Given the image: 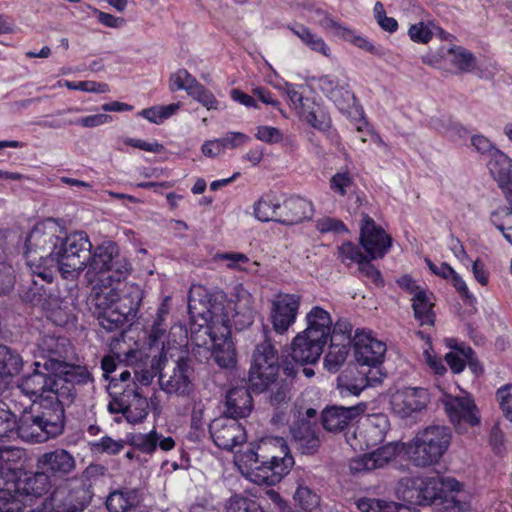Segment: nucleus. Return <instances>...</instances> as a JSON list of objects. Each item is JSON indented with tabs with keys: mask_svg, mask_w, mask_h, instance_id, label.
<instances>
[{
	"mask_svg": "<svg viewBox=\"0 0 512 512\" xmlns=\"http://www.w3.org/2000/svg\"><path fill=\"white\" fill-rule=\"evenodd\" d=\"M452 442V431L445 425H429L419 430L406 444L409 461L418 468L438 464Z\"/></svg>",
	"mask_w": 512,
	"mask_h": 512,
	"instance_id": "obj_3",
	"label": "nucleus"
},
{
	"mask_svg": "<svg viewBox=\"0 0 512 512\" xmlns=\"http://www.w3.org/2000/svg\"><path fill=\"white\" fill-rule=\"evenodd\" d=\"M130 443L142 453L152 454L157 447L162 451H170L175 447V440L171 437H164L156 430L148 433H135L130 438Z\"/></svg>",
	"mask_w": 512,
	"mask_h": 512,
	"instance_id": "obj_31",
	"label": "nucleus"
},
{
	"mask_svg": "<svg viewBox=\"0 0 512 512\" xmlns=\"http://www.w3.org/2000/svg\"><path fill=\"white\" fill-rule=\"evenodd\" d=\"M279 355L270 340L258 344L249 370V386L254 393L265 392L268 384L279 375Z\"/></svg>",
	"mask_w": 512,
	"mask_h": 512,
	"instance_id": "obj_9",
	"label": "nucleus"
},
{
	"mask_svg": "<svg viewBox=\"0 0 512 512\" xmlns=\"http://www.w3.org/2000/svg\"><path fill=\"white\" fill-rule=\"evenodd\" d=\"M295 503L304 511H312L319 505V496L308 486L299 485L294 493Z\"/></svg>",
	"mask_w": 512,
	"mask_h": 512,
	"instance_id": "obj_52",
	"label": "nucleus"
},
{
	"mask_svg": "<svg viewBox=\"0 0 512 512\" xmlns=\"http://www.w3.org/2000/svg\"><path fill=\"white\" fill-rule=\"evenodd\" d=\"M336 256L346 267H350L353 264L359 265L360 262L368 257L366 252H362L361 248L351 241H345L339 245Z\"/></svg>",
	"mask_w": 512,
	"mask_h": 512,
	"instance_id": "obj_46",
	"label": "nucleus"
},
{
	"mask_svg": "<svg viewBox=\"0 0 512 512\" xmlns=\"http://www.w3.org/2000/svg\"><path fill=\"white\" fill-rule=\"evenodd\" d=\"M453 64L463 72H472L476 67V58L471 52L459 49L454 53Z\"/></svg>",
	"mask_w": 512,
	"mask_h": 512,
	"instance_id": "obj_64",
	"label": "nucleus"
},
{
	"mask_svg": "<svg viewBox=\"0 0 512 512\" xmlns=\"http://www.w3.org/2000/svg\"><path fill=\"white\" fill-rule=\"evenodd\" d=\"M354 185V179L347 170L337 172L329 181V186L332 192L341 197L346 196Z\"/></svg>",
	"mask_w": 512,
	"mask_h": 512,
	"instance_id": "obj_53",
	"label": "nucleus"
},
{
	"mask_svg": "<svg viewBox=\"0 0 512 512\" xmlns=\"http://www.w3.org/2000/svg\"><path fill=\"white\" fill-rule=\"evenodd\" d=\"M325 346L326 344L323 341L300 332L292 341L291 357L300 364H314L319 360Z\"/></svg>",
	"mask_w": 512,
	"mask_h": 512,
	"instance_id": "obj_25",
	"label": "nucleus"
},
{
	"mask_svg": "<svg viewBox=\"0 0 512 512\" xmlns=\"http://www.w3.org/2000/svg\"><path fill=\"white\" fill-rule=\"evenodd\" d=\"M390 427L389 419L384 414L370 415L360 432L367 447H373L382 443Z\"/></svg>",
	"mask_w": 512,
	"mask_h": 512,
	"instance_id": "obj_33",
	"label": "nucleus"
},
{
	"mask_svg": "<svg viewBox=\"0 0 512 512\" xmlns=\"http://www.w3.org/2000/svg\"><path fill=\"white\" fill-rule=\"evenodd\" d=\"M289 30L296 35L301 42L312 51L319 53L325 57L331 56L329 46L324 39L303 24H295L288 26Z\"/></svg>",
	"mask_w": 512,
	"mask_h": 512,
	"instance_id": "obj_38",
	"label": "nucleus"
},
{
	"mask_svg": "<svg viewBox=\"0 0 512 512\" xmlns=\"http://www.w3.org/2000/svg\"><path fill=\"white\" fill-rule=\"evenodd\" d=\"M487 166L499 187L512 184V159L504 152L494 151Z\"/></svg>",
	"mask_w": 512,
	"mask_h": 512,
	"instance_id": "obj_36",
	"label": "nucleus"
},
{
	"mask_svg": "<svg viewBox=\"0 0 512 512\" xmlns=\"http://www.w3.org/2000/svg\"><path fill=\"white\" fill-rule=\"evenodd\" d=\"M75 467L74 456L61 448L45 452L37 459V468L45 471L50 478L62 479L72 473Z\"/></svg>",
	"mask_w": 512,
	"mask_h": 512,
	"instance_id": "obj_19",
	"label": "nucleus"
},
{
	"mask_svg": "<svg viewBox=\"0 0 512 512\" xmlns=\"http://www.w3.org/2000/svg\"><path fill=\"white\" fill-rule=\"evenodd\" d=\"M227 322L228 320L221 319V325L218 328L219 340L208 352V358H205L206 360L213 359L220 368L224 369L232 368L236 363L235 353L230 339V326Z\"/></svg>",
	"mask_w": 512,
	"mask_h": 512,
	"instance_id": "obj_26",
	"label": "nucleus"
},
{
	"mask_svg": "<svg viewBox=\"0 0 512 512\" xmlns=\"http://www.w3.org/2000/svg\"><path fill=\"white\" fill-rule=\"evenodd\" d=\"M6 482L0 478V512H46L44 508H32L24 498L40 497L51 487L48 474L39 470L21 479L8 471Z\"/></svg>",
	"mask_w": 512,
	"mask_h": 512,
	"instance_id": "obj_2",
	"label": "nucleus"
},
{
	"mask_svg": "<svg viewBox=\"0 0 512 512\" xmlns=\"http://www.w3.org/2000/svg\"><path fill=\"white\" fill-rule=\"evenodd\" d=\"M349 346L345 343L331 341L328 353L325 355L324 366L330 372H337L346 361Z\"/></svg>",
	"mask_w": 512,
	"mask_h": 512,
	"instance_id": "obj_47",
	"label": "nucleus"
},
{
	"mask_svg": "<svg viewBox=\"0 0 512 512\" xmlns=\"http://www.w3.org/2000/svg\"><path fill=\"white\" fill-rule=\"evenodd\" d=\"M139 503L137 489H120L111 492L106 499L109 512H127Z\"/></svg>",
	"mask_w": 512,
	"mask_h": 512,
	"instance_id": "obj_37",
	"label": "nucleus"
},
{
	"mask_svg": "<svg viewBox=\"0 0 512 512\" xmlns=\"http://www.w3.org/2000/svg\"><path fill=\"white\" fill-rule=\"evenodd\" d=\"M496 397L504 416L512 421V384H506L499 388Z\"/></svg>",
	"mask_w": 512,
	"mask_h": 512,
	"instance_id": "obj_61",
	"label": "nucleus"
},
{
	"mask_svg": "<svg viewBox=\"0 0 512 512\" xmlns=\"http://www.w3.org/2000/svg\"><path fill=\"white\" fill-rule=\"evenodd\" d=\"M290 383L286 379H278V376L268 384L265 391H269V403L273 406H280L290 400Z\"/></svg>",
	"mask_w": 512,
	"mask_h": 512,
	"instance_id": "obj_49",
	"label": "nucleus"
},
{
	"mask_svg": "<svg viewBox=\"0 0 512 512\" xmlns=\"http://www.w3.org/2000/svg\"><path fill=\"white\" fill-rule=\"evenodd\" d=\"M412 301L414 315L421 322V325H432L434 323L433 303L427 292L423 289L413 296Z\"/></svg>",
	"mask_w": 512,
	"mask_h": 512,
	"instance_id": "obj_41",
	"label": "nucleus"
},
{
	"mask_svg": "<svg viewBox=\"0 0 512 512\" xmlns=\"http://www.w3.org/2000/svg\"><path fill=\"white\" fill-rule=\"evenodd\" d=\"M209 432L214 444L224 450L232 451L234 447L243 444L246 431L238 420L231 416L214 419L209 425Z\"/></svg>",
	"mask_w": 512,
	"mask_h": 512,
	"instance_id": "obj_14",
	"label": "nucleus"
},
{
	"mask_svg": "<svg viewBox=\"0 0 512 512\" xmlns=\"http://www.w3.org/2000/svg\"><path fill=\"white\" fill-rule=\"evenodd\" d=\"M46 295L47 292L44 284L40 283L39 280L34 279V277L31 279L30 285L21 292L22 299L32 305L42 304Z\"/></svg>",
	"mask_w": 512,
	"mask_h": 512,
	"instance_id": "obj_54",
	"label": "nucleus"
},
{
	"mask_svg": "<svg viewBox=\"0 0 512 512\" xmlns=\"http://www.w3.org/2000/svg\"><path fill=\"white\" fill-rule=\"evenodd\" d=\"M318 16L317 24L324 30L331 32L334 36L341 37L344 35L347 27L343 26L332 18L328 13L322 10H317Z\"/></svg>",
	"mask_w": 512,
	"mask_h": 512,
	"instance_id": "obj_58",
	"label": "nucleus"
},
{
	"mask_svg": "<svg viewBox=\"0 0 512 512\" xmlns=\"http://www.w3.org/2000/svg\"><path fill=\"white\" fill-rule=\"evenodd\" d=\"M108 411L112 414L121 413L129 423L135 424L148 415V402L137 388L127 386L109 402Z\"/></svg>",
	"mask_w": 512,
	"mask_h": 512,
	"instance_id": "obj_13",
	"label": "nucleus"
},
{
	"mask_svg": "<svg viewBox=\"0 0 512 512\" xmlns=\"http://www.w3.org/2000/svg\"><path fill=\"white\" fill-rule=\"evenodd\" d=\"M380 379L371 377L369 375H360V383L353 385L349 380V374H342L338 377V389L342 396H358L366 387L374 386L379 383Z\"/></svg>",
	"mask_w": 512,
	"mask_h": 512,
	"instance_id": "obj_45",
	"label": "nucleus"
},
{
	"mask_svg": "<svg viewBox=\"0 0 512 512\" xmlns=\"http://www.w3.org/2000/svg\"><path fill=\"white\" fill-rule=\"evenodd\" d=\"M91 249L92 244L83 231L60 238L54 261L61 275L65 279L76 278L87 267Z\"/></svg>",
	"mask_w": 512,
	"mask_h": 512,
	"instance_id": "obj_6",
	"label": "nucleus"
},
{
	"mask_svg": "<svg viewBox=\"0 0 512 512\" xmlns=\"http://www.w3.org/2000/svg\"><path fill=\"white\" fill-rule=\"evenodd\" d=\"M285 90L291 103V106L298 112L299 115L303 112L305 108L309 107L313 102L311 99L305 98L303 94L293 84L286 83Z\"/></svg>",
	"mask_w": 512,
	"mask_h": 512,
	"instance_id": "obj_60",
	"label": "nucleus"
},
{
	"mask_svg": "<svg viewBox=\"0 0 512 512\" xmlns=\"http://www.w3.org/2000/svg\"><path fill=\"white\" fill-rule=\"evenodd\" d=\"M198 83L197 79L186 69H179L171 75L169 88L172 92L185 90L189 95Z\"/></svg>",
	"mask_w": 512,
	"mask_h": 512,
	"instance_id": "obj_51",
	"label": "nucleus"
},
{
	"mask_svg": "<svg viewBox=\"0 0 512 512\" xmlns=\"http://www.w3.org/2000/svg\"><path fill=\"white\" fill-rule=\"evenodd\" d=\"M111 286L112 282L109 280L100 279L99 283L93 287L89 301L95 307V313L115 307L119 289Z\"/></svg>",
	"mask_w": 512,
	"mask_h": 512,
	"instance_id": "obj_35",
	"label": "nucleus"
},
{
	"mask_svg": "<svg viewBox=\"0 0 512 512\" xmlns=\"http://www.w3.org/2000/svg\"><path fill=\"white\" fill-rule=\"evenodd\" d=\"M217 323L218 319H215L214 316H212L210 324L200 326L198 330L192 332L191 340L196 346V349L193 350L195 355L208 358V352L219 340L218 328L221 323Z\"/></svg>",
	"mask_w": 512,
	"mask_h": 512,
	"instance_id": "obj_32",
	"label": "nucleus"
},
{
	"mask_svg": "<svg viewBox=\"0 0 512 512\" xmlns=\"http://www.w3.org/2000/svg\"><path fill=\"white\" fill-rule=\"evenodd\" d=\"M23 361L19 353L6 345H0V379L17 375L22 369Z\"/></svg>",
	"mask_w": 512,
	"mask_h": 512,
	"instance_id": "obj_39",
	"label": "nucleus"
},
{
	"mask_svg": "<svg viewBox=\"0 0 512 512\" xmlns=\"http://www.w3.org/2000/svg\"><path fill=\"white\" fill-rule=\"evenodd\" d=\"M60 237L56 228H47L43 224L36 225L29 233L25 242V258L27 265L32 268L39 261L51 259L54 261Z\"/></svg>",
	"mask_w": 512,
	"mask_h": 512,
	"instance_id": "obj_10",
	"label": "nucleus"
},
{
	"mask_svg": "<svg viewBox=\"0 0 512 512\" xmlns=\"http://www.w3.org/2000/svg\"><path fill=\"white\" fill-rule=\"evenodd\" d=\"M342 39L350 42L358 48L365 50L373 55H381L379 47L375 46L372 42L361 35H357L353 30L347 28Z\"/></svg>",
	"mask_w": 512,
	"mask_h": 512,
	"instance_id": "obj_59",
	"label": "nucleus"
},
{
	"mask_svg": "<svg viewBox=\"0 0 512 512\" xmlns=\"http://www.w3.org/2000/svg\"><path fill=\"white\" fill-rule=\"evenodd\" d=\"M301 118L313 128L320 131H327L331 127V118L322 107L314 101L300 114Z\"/></svg>",
	"mask_w": 512,
	"mask_h": 512,
	"instance_id": "obj_44",
	"label": "nucleus"
},
{
	"mask_svg": "<svg viewBox=\"0 0 512 512\" xmlns=\"http://www.w3.org/2000/svg\"><path fill=\"white\" fill-rule=\"evenodd\" d=\"M192 374L193 370L188 362L179 359L170 373L160 375L161 389L170 395L189 396L194 390Z\"/></svg>",
	"mask_w": 512,
	"mask_h": 512,
	"instance_id": "obj_18",
	"label": "nucleus"
},
{
	"mask_svg": "<svg viewBox=\"0 0 512 512\" xmlns=\"http://www.w3.org/2000/svg\"><path fill=\"white\" fill-rule=\"evenodd\" d=\"M41 350L47 354L42 364H47L52 371L58 372L67 366L72 347L65 337L44 336L40 343Z\"/></svg>",
	"mask_w": 512,
	"mask_h": 512,
	"instance_id": "obj_23",
	"label": "nucleus"
},
{
	"mask_svg": "<svg viewBox=\"0 0 512 512\" xmlns=\"http://www.w3.org/2000/svg\"><path fill=\"white\" fill-rule=\"evenodd\" d=\"M142 299L143 291L138 285L125 284L123 289L118 291V299L116 300L115 307H117L129 321H132L137 314Z\"/></svg>",
	"mask_w": 512,
	"mask_h": 512,
	"instance_id": "obj_34",
	"label": "nucleus"
},
{
	"mask_svg": "<svg viewBox=\"0 0 512 512\" xmlns=\"http://www.w3.org/2000/svg\"><path fill=\"white\" fill-rule=\"evenodd\" d=\"M316 229L320 233H346V225L339 219L331 217H322L316 221Z\"/></svg>",
	"mask_w": 512,
	"mask_h": 512,
	"instance_id": "obj_63",
	"label": "nucleus"
},
{
	"mask_svg": "<svg viewBox=\"0 0 512 512\" xmlns=\"http://www.w3.org/2000/svg\"><path fill=\"white\" fill-rule=\"evenodd\" d=\"M279 209L280 202L271 195H265L255 203L254 214L262 222H278Z\"/></svg>",
	"mask_w": 512,
	"mask_h": 512,
	"instance_id": "obj_43",
	"label": "nucleus"
},
{
	"mask_svg": "<svg viewBox=\"0 0 512 512\" xmlns=\"http://www.w3.org/2000/svg\"><path fill=\"white\" fill-rule=\"evenodd\" d=\"M17 388L33 404L38 402L41 408H51L60 404L58 399L54 398L56 396V372L40 361L34 362L33 372L23 376Z\"/></svg>",
	"mask_w": 512,
	"mask_h": 512,
	"instance_id": "obj_7",
	"label": "nucleus"
},
{
	"mask_svg": "<svg viewBox=\"0 0 512 512\" xmlns=\"http://www.w3.org/2000/svg\"><path fill=\"white\" fill-rule=\"evenodd\" d=\"M365 408L366 405L363 403L349 407H326L321 413L322 426L326 431L332 433L343 431L352 420L364 412Z\"/></svg>",
	"mask_w": 512,
	"mask_h": 512,
	"instance_id": "obj_22",
	"label": "nucleus"
},
{
	"mask_svg": "<svg viewBox=\"0 0 512 512\" xmlns=\"http://www.w3.org/2000/svg\"><path fill=\"white\" fill-rule=\"evenodd\" d=\"M356 505L361 512H408L402 504L374 498H361Z\"/></svg>",
	"mask_w": 512,
	"mask_h": 512,
	"instance_id": "obj_42",
	"label": "nucleus"
},
{
	"mask_svg": "<svg viewBox=\"0 0 512 512\" xmlns=\"http://www.w3.org/2000/svg\"><path fill=\"white\" fill-rule=\"evenodd\" d=\"M290 433L297 449L302 454L311 455L318 451L321 445L320 429L306 420H295L290 427Z\"/></svg>",
	"mask_w": 512,
	"mask_h": 512,
	"instance_id": "obj_24",
	"label": "nucleus"
},
{
	"mask_svg": "<svg viewBox=\"0 0 512 512\" xmlns=\"http://www.w3.org/2000/svg\"><path fill=\"white\" fill-rule=\"evenodd\" d=\"M307 327L302 332L327 344L331 337L332 319L330 314L319 306H314L306 314Z\"/></svg>",
	"mask_w": 512,
	"mask_h": 512,
	"instance_id": "obj_29",
	"label": "nucleus"
},
{
	"mask_svg": "<svg viewBox=\"0 0 512 512\" xmlns=\"http://www.w3.org/2000/svg\"><path fill=\"white\" fill-rule=\"evenodd\" d=\"M444 410L457 430L464 426H476L480 422L477 407L469 397L445 395L442 399Z\"/></svg>",
	"mask_w": 512,
	"mask_h": 512,
	"instance_id": "obj_16",
	"label": "nucleus"
},
{
	"mask_svg": "<svg viewBox=\"0 0 512 512\" xmlns=\"http://www.w3.org/2000/svg\"><path fill=\"white\" fill-rule=\"evenodd\" d=\"M96 314L99 325L107 331L120 329L130 322L117 307L107 308L98 311Z\"/></svg>",
	"mask_w": 512,
	"mask_h": 512,
	"instance_id": "obj_48",
	"label": "nucleus"
},
{
	"mask_svg": "<svg viewBox=\"0 0 512 512\" xmlns=\"http://www.w3.org/2000/svg\"><path fill=\"white\" fill-rule=\"evenodd\" d=\"M301 295L278 293L271 301L270 322L278 334H285L296 322Z\"/></svg>",
	"mask_w": 512,
	"mask_h": 512,
	"instance_id": "obj_12",
	"label": "nucleus"
},
{
	"mask_svg": "<svg viewBox=\"0 0 512 512\" xmlns=\"http://www.w3.org/2000/svg\"><path fill=\"white\" fill-rule=\"evenodd\" d=\"M359 243L371 259L383 258L392 246V238L365 213L361 214Z\"/></svg>",
	"mask_w": 512,
	"mask_h": 512,
	"instance_id": "obj_11",
	"label": "nucleus"
},
{
	"mask_svg": "<svg viewBox=\"0 0 512 512\" xmlns=\"http://www.w3.org/2000/svg\"><path fill=\"white\" fill-rule=\"evenodd\" d=\"M354 356L361 366L377 368L384 359L386 345L365 332H356L353 338Z\"/></svg>",
	"mask_w": 512,
	"mask_h": 512,
	"instance_id": "obj_17",
	"label": "nucleus"
},
{
	"mask_svg": "<svg viewBox=\"0 0 512 512\" xmlns=\"http://www.w3.org/2000/svg\"><path fill=\"white\" fill-rule=\"evenodd\" d=\"M251 388L234 387L226 394V415L238 418L247 417L253 407V400L250 394Z\"/></svg>",
	"mask_w": 512,
	"mask_h": 512,
	"instance_id": "obj_30",
	"label": "nucleus"
},
{
	"mask_svg": "<svg viewBox=\"0 0 512 512\" xmlns=\"http://www.w3.org/2000/svg\"><path fill=\"white\" fill-rule=\"evenodd\" d=\"M87 267L88 273H109L104 279L117 283L125 279L132 269L127 258L120 253L113 241H105L98 245L93 253L90 252Z\"/></svg>",
	"mask_w": 512,
	"mask_h": 512,
	"instance_id": "obj_8",
	"label": "nucleus"
},
{
	"mask_svg": "<svg viewBox=\"0 0 512 512\" xmlns=\"http://www.w3.org/2000/svg\"><path fill=\"white\" fill-rule=\"evenodd\" d=\"M430 402V395L423 387H405L395 394L393 408L402 417H409L413 413L426 409Z\"/></svg>",
	"mask_w": 512,
	"mask_h": 512,
	"instance_id": "obj_20",
	"label": "nucleus"
},
{
	"mask_svg": "<svg viewBox=\"0 0 512 512\" xmlns=\"http://www.w3.org/2000/svg\"><path fill=\"white\" fill-rule=\"evenodd\" d=\"M226 512H264L254 501L233 497L226 506Z\"/></svg>",
	"mask_w": 512,
	"mask_h": 512,
	"instance_id": "obj_62",
	"label": "nucleus"
},
{
	"mask_svg": "<svg viewBox=\"0 0 512 512\" xmlns=\"http://www.w3.org/2000/svg\"><path fill=\"white\" fill-rule=\"evenodd\" d=\"M328 98L333 101V103L341 111L347 110L355 100V96L351 91L347 81L336 90H334V92L331 93Z\"/></svg>",
	"mask_w": 512,
	"mask_h": 512,
	"instance_id": "obj_55",
	"label": "nucleus"
},
{
	"mask_svg": "<svg viewBox=\"0 0 512 512\" xmlns=\"http://www.w3.org/2000/svg\"><path fill=\"white\" fill-rule=\"evenodd\" d=\"M491 222L512 244V207H500L491 213Z\"/></svg>",
	"mask_w": 512,
	"mask_h": 512,
	"instance_id": "obj_50",
	"label": "nucleus"
},
{
	"mask_svg": "<svg viewBox=\"0 0 512 512\" xmlns=\"http://www.w3.org/2000/svg\"><path fill=\"white\" fill-rule=\"evenodd\" d=\"M64 425L65 409L60 404L42 407L39 414L24 409L18 420L15 419L12 434L25 442L42 443L60 435Z\"/></svg>",
	"mask_w": 512,
	"mask_h": 512,
	"instance_id": "obj_4",
	"label": "nucleus"
},
{
	"mask_svg": "<svg viewBox=\"0 0 512 512\" xmlns=\"http://www.w3.org/2000/svg\"><path fill=\"white\" fill-rule=\"evenodd\" d=\"M83 489L72 490L67 486L55 489L49 498V506L54 512H79L83 511L86 503L79 494H84Z\"/></svg>",
	"mask_w": 512,
	"mask_h": 512,
	"instance_id": "obj_28",
	"label": "nucleus"
},
{
	"mask_svg": "<svg viewBox=\"0 0 512 512\" xmlns=\"http://www.w3.org/2000/svg\"><path fill=\"white\" fill-rule=\"evenodd\" d=\"M189 96L201 103L208 110H217L219 102L213 95V93L205 88L201 83H198L194 90L190 92Z\"/></svg>",
	"mask_w": 512,
	"mask_h": 512,
	"instance_id": "obj_57",
	"label": "nucleus"
},
{
	"mask_svg": "<svg viewBox=\"0 0 512 512\" xmlns=\"http://www.w3.org/2000/svg\"><path fill=\"white\" fill-rule=\"evenodd\" d=\"M68 368L59 374L56 372V396L60 405L64 409L65 406L70 405L76 396L75 385H85L92 382V376L85 366L69 365Z\"/></svg>",
	"mask_w": 512,
	"mask_h": 512,
	"instance_id": "obj_15",
	"label": "nucleus"
},
{
	"mask_svg": "<svg viewBox=\"0 0 512 512\" xmlns=\"http://www.w3.org/2000/svg\"><path fill=\"white\" fill-rule=\"evenodd\" d=\"M63 85L70 90H79L89 93L103 94L108 93L110 91L108 84L104 82H96L90 80L78 82L65 80L63 82Z\"/></svg>",
	"mask_w": 512,
	"mask_h": 512,
	"instance_id": "obj_56",
	"label": "nucleus"
},
{
	"mask_svg": "<svg viewBox=\"0 0 512 512\" xmlns=\"http://www.w3.org/2000/svg\"><path fill=\"white\" fill-rule=\"evenodd\" d=\"M242 475L257 485L274 486L294 465V458L283 438L262 440L236 456Z\"/></svg>",
	"mask_w": 512,
	"mask_h": 512,
	"instance_id": "obj_1",
	"label": "nucleus"
},
{
	"mask_svg": "<svg viewBox=\"0 0 512 512\" xmlns=\"http://www.w3.org/2000/svg\"><path fill=\"white\" fill-rule=\"evenodd\" d=\"M404 487L403 498L416 505H431L459 492L461 484L452 477H444L438 473L426 476L407 477L401 480Z\"/></svg>",
	"mask_w": 512,
	"mask_h": 512,
	"instance_id": "obj_5",
	"label": "nucleus"
},
{
	"mask_svg": "<svg viewBox=\"0 0 512 512\" xmlns=\"http://www.w3.org/2000/svg\"><path fill=\"white\" fill-rule=\"evenodd\" d=\"M24 456V451L21 448L14 446H1L0 447V478L6 482L8 481V471L18 474V463Z\"/></svg>",
	"mask_w": 512,
	"mask_h": 512,
	"instance_id": "obj_40",
	"label": "nucleus"
},
{
	"mask_svg": "<svg viewBox=\"0 0 512 512\" xmlns=\"http://www.w3.org/2000/svg\"><path fill=\"white\" fill-rule=\"evenodd\" d=\"M313 215V205L302 197H290L280 203L278 223L283 225H296L308 220Z\"/></svg>",
	"mask_w": 512,
	"mask_h": 512,
	"instance_id": "obj_27",
	"label": "nucleus"
},
{
	"mask_svg": "<svg viewBox=\"0 0 512 512\" xmlns=\"http://www.w3.org/2000/svg\"><path fill=\"white\" fill-rule=\"evenodd\" d=\"M398 447V443L390 442L379 447L373 452L355 457L350 461L349 469L351 473L358 474L382 468L389 461L395 458L398 452Z\"/></svg>",
	"mask_w": 512,
	"mask_h": 512,
	"instance_id": "obj_21",
	"label": "nucleus"
}]
</instances>
